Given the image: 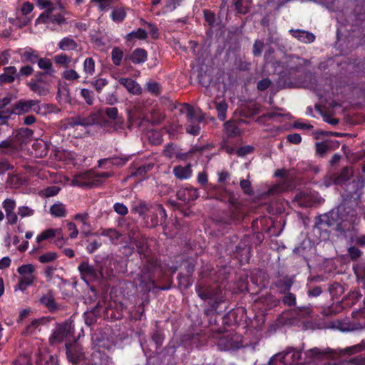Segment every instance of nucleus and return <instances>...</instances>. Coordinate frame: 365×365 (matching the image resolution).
<instances>
[{"label": "nucleus", "instance_id": "obj_60", "mask_svg": "<svg viewBox=\"0 0 365 365\" xmlns=\"http://www.w3.org/2000/svg\"><path fill=\"white\" fill-rule=\"evenodd\" d=\"M36 6L40 9H44V11H51L56 6L51 0H33Z\"/></svg>", "mask_w": 365, "mask_h": 365}, {"label": "nucleus", "instance_id": "obj_9", "mask_svg": "<svg viewBox=\"0 0 365 365\" xmlns=\"http://www.w3.org/2000/svg\"><path fill=\"white\" fill-rule=\"evenodd\" d=\"M29 89L39 96H45L50 93L51 81L48 76L41 71H36L31 80L26 83Z\"/></svg>", "mask_w": 365, "mask_h": 365}, {"label": "nucleus", "instance_id": "obj_40", "mask_svg": "<svg viewBox=\"0 0 365 365\" xmlns=\"http://www.w3.org/2000/svg\"><path fill=\"white\" fill-rule=\"evenodd\" d=\"M32 148L34 152V155L36 158H44L48 153V145L44 141H36L32 145Z\"/></svg>", "mask_w": 365, "mask_h": 365}, {"label": "nucleus", "instance_id": "obj_27", "mask_svg": "<svg viewBox=\"0 0 365 365\" xmlns=\"http://www.w3.org/2000/svg\"><path fill=\"white\" fill-rule=\"evenodd\" d=\"M147 38L148 32L145 29L139 28L127 34L124 38L126 46L132 48L136 40H145Z\"/></svg>", "mask_w": 365, "mask_h": 365}, {"label": "nucleus", "instance_id": "obj_49", "mask_svg": "<svg viewBox=\"0 0 365 365\" xmlns=\"http://www.w3.org/2000/svg\"><path fill=\"white\" fill-rule=\"evenodd\" d=\"M123 57H124V53L120 48L115 46L112 49L111 60H112L113 63L115 66H120L122 63L123 59L124 60Z\"/></svg>", "mask_w": 365, "mask_h": 365}, {"label": "nucleus", "instance_id": "obj_24", "mask_svg": "<svg viewBox=\"0 0 365 365\" xmlns=\"http://www.w3.org/2000/svg\"><path fill=\"white\" fill-rule=\"evenodd\" d=\"M289 34L293 38L304 43H311L316 39V36L313 33L303 29H291L289 30Z\"/></svg>", "mask_w": 365, "mask_h": 365}, {"label": "nucleus", "instance_id": "obj_54", "mask_svg": "<svg viewBox=\"0 0 365 365\" xmlns=\"http://www.w3.org/2000/svg\"><path fill=\"white\" fill-rule=\"evenodd\" d=\"M183 0H165L163 8V14L173 12L182 5Z\"/></svg>", "mask_w": 365, "mask_h": 365}, {"label": "nucleus", "instance_id": "obj_43", "mask_svg": "<svg viewBox=\"0 0 365 365\" xmlns=\"http://www.w3.org/2000/svg\"><path fill=\"white\" fill-rule=\"evenodd\" d=\"M13 114H16L14 104L11 108L0 109V125L8 126V120Z\"/></svg>", "mask_w": 365, "mask_h": 365}, {"label": "nucleus", "instance_id": "obj_23", "mask_svg": "<svg viewBox=\"0 0 365 365\" xmlns=\"http://www.w3.org/2000/svg\"><path fill=\"white\" fill-rule=\"evenodd\" d=\"M39 302L46 307L50 312L53 313L59 309L58 304L56 302L54 293L52 289H49L46 293L43 294L39 299Z\"/></svg>", "mask_w": 365, "mask_h": 365}, {"label": "nucleus", "instance_id": "obj_12", "mask_svg": "<svg viewBox=\"0 0 365 365\" xmlns=\"http://www.w3.org/2000/svg\"><path fill=\"white\" fill-rule=\"evenodd\" d=\"M38 100L21 99L14 103L16 115H20L33 111L37 114L41 113V107Z\"/></svg>", "mask_w": 365, "mask_h": 365}, {"label": "nucleus", "instance_id": "obj_34", "mask_svg": "<svg viewBox=\"0 0 365 365\" xmlns=\"http://www.w3.org/2000/svg\"><path fill=\"white\" fill-rule=\"evenodd\" d=\"M234 6L237 14H247L250 9L252 0H227Z\"/></svg>", "mask_w": 365, "mask_h": 365}, {"label": "nucleus", "instance_id": "obj_10", "mask_svg": "<svg viewBox=\"0 0 365 365\" xmlns=\"http://www.w3.org/2000/svg\"><path fill=\"white\" fill-rule=\"evenodd\" d=\"M17 272L20 274V277L17 284L14 287V290L24 292L34 282L36 279L34 275L35 267L31 264H23L17 268Z\"/></svg>", "mask_w": 365, "mask_h": 365}, {"label": "nucleus", "instance_id": "obj_7", "mask_svg": "<svg viewBox=\"0 0 365 365\" xmlns=\"http://www.w3.org/2000/svg\"><path fill=\"white\" fill-rule=\"evenodd\" d=\"M113 175L111 172H98L93 173L91 170H88L78 176L79 180L76 179L72 182L73 185L78 186H96L103 182V180L109 178Z\"/></svg>", "mask_w": 365, "mask_h": 365}, {"label": "nucleus", "instance_id": "obj_42", "mask_svg": "<svg viewBox=\"0 0 365 365\" xmlns=\"http://www.w3.org/2000/svg\"><path fill=\"white\" fill-rule=\"evenodd\" d=\"M50 214L54 217H66L67 212L65 205L60 202H55L50 207Z\"/></svg>", "mask_w": 365, "mask_h": 365}, {"label": "nucleus", "instance_id": "obj_38", "mask_svg": "<svg viewBox=\"0 0 365 365\" xmlns=\"http://www.w3.org/2000/svg\"><path fill=\"white\" fill-rule=\"evenodd\" d=\"M38 66L40 69L43 70L41 71L46 76H54L56 73L55 69L53 68V64L51 59L48 58H41L39 56L38 61H37Z\"/></svg>", "mask_w": 365, "mask_h": 365}, {"label": "nucleus", "instance_id": "obj_14", "mask_svg": "<svg viewBox=\"0 0 365 365\" xmlns=\"http://www.w3.org/2000/svg\"><path fill=\"white\" fill-rule=\"evenodd\" d=\"M66 356L73 364H78L85 359V353L81 345L77 343L66 344Z\"/></svg>", "mask_w": 365, "mask_h": 365}, {"label": "nucleus", "instance_id": "obj_39", "mask_svg": "<svg viewBox=\"0 0 365 365\" xmlns=\"http://www.w3.org/2000/svg\"><path fill=\"white\" fill-rule=\"evenodd\" d=\"M100 235L103 237H108L110 242L113 245H117L122 235L114 228L101 229L99 230Z\"/></svg>", "mask_w": 365, "mask_h": 365}, {"label": "nucleus", "instance_id": "obj_13", "mask_svg": "<svg viewBox=\"0 0 365 365\" xmlns=\"http://www.w3.org/2000/svg\"><path fill=\"white\" fill-rule=\"evenodd\" d=\"M343 235L350 245L361 248L365 247V235L359 234V230L354 225H350L344 230Z\"/></svg>", "mask_w": 365, "mask_h": 365}, {"label": "nucleus", "instance_id": "obj_19", "mask_svg": "<svg viewBox=\"0 0 365 365\" xmlns=\"http://www.w3.org/2000/svg\"><path fill=\"white\" fill-rule=\"evenodd\" d=\"M177 198L185 202L195 200L199 197L197 189L190 185H186L180 187L176 193Z\"/></svg>", "mask_w": 365, "mask_h": 365}, {"label": "nucleus", "instance_id": "obj_5", "mask_svg": "<svg viewBox=\"0 0 365 365\" xmlns=\"http://www.w3.org/2000/svg\"><path fill=\"white\" fill-rule=\"evenodd\" d=\"M92 340L97 348L96 353L93 355L92 365H107L108 356L101 352L109 351L113 347L112 341L102 334H94Z\"/></svg>", "mask_w": 365, "mask_h": 365}, {"label": "nucleus", "instance_id": "obj_46", "mask_svg": "<svg viewBox=\"0 0 365 365\" xmlns=\"http://www.w3.org/2000/svg\"><path fill=\"white\" fill-rule=\"evenodd\" d=\"M333 327L341 331L346 332L355 329L354 325L349 319H337L333 322Z\"/></svg>", "mask_w": 365, "mask_h": 365}, {"label": "nucleus", "instance_id": "obj_30", "mask_svg": "<svg viewBox=\"0 0 365 365\" xmlns=\"http://www.w3.org/2000/svg\"><path fill=\"white\" fill-rule=\"evenodd\" d=\"M217 346L220 351H230L237 349L239 346L230 335L222 336L217 341Z\"/></svg>", "mask_w": 365, "mask_h": 365}, {"label": "nucleus", "instance_id": "obj_62", "mask_svg": "<svg viewBox=\"0 0 365 365\" xmlns=\"http://www.w3.org/2000/svg\"><path fill=\"white\" fill-rule=\"evenodd\" d=\"M83 71L88 75H93L95 72V61L93 58H86L83 62Z\"/></svg>", "mask_w": 365, "mask_h": 365}, {"label": "nucleus", "instance_id": "obj_25", "mask_svg": "<svg viewBox=\"0 0 365 365\" xmlns=\"http://www.w3.org/2000/svg\"><path fill=\"white\" fill-rule=\"evenodd\" d=\"M34 130L29 128H20L13 132L12 137L21 146L31 139Z\"/></svg>", "mask_w": 365, "mask_h": 365}, {"label": "nucleus", "instance_id": "obj_47", "mask_svg": "<svg viewBox=\"0 0 365 365\" xmlns=\"http://www.w3.org/2000/svg\"><path fill=\"white\" fill-rule=\"evenodd\" d=\"M215 108L217 113V118L221 121H225L227 115L228 105L225 101L215 102Z\"/></svg>", "mask_w": 365, "mask_h": 365}, {"label": "nucleus", "instance_id": "obj_28", "mask_svg": "<svg viewBox=\"0 0 365 365\" xmlns=\"http://www.w3.org/2000/svg\"><path fill=\"white\" fill-rule=\"evenodd\" d=\"M118 83L123 86L126 90L133 95H140L142 93V88L140 84L130 78H120Z\"/></svg>", "mask_w": 365, "mask_h": 365}, {"label": "nucleus", "instance_id": "obj_41", "mask_svg": "<svg viewBox=\"0 0 365 365\" xmlns=\"http://www.w3.org/2000/svg\"><path fill=\"white\" fill-rule=\"evenodd\" d=\"M316 148V156L319 158H324L327 153L331 149V143L328 140H324L322 142H317L315 143Z\"/></svg>", "mask_w": 365, "mask_h": 365}, {"label": "nucleus", "instance_id": "obj_37", "mask_svg": "<svg viewBox=\"0 0 365 365\" xmlns=\"http://www.w3.org/2000/svg\"><path fill=\"white\" fill-rule=\"evenodd\" d=\"M353 172L351 168L344 167L339 173L334 175V183L338 185H344L352 176Z\"/></svg>", "mask_w": 365, "mask_h": 365}, {"label": "nucleus", "instance_id": "obj_15", "mask_svg": "<svg viewBox=\"0 0 365 365\" xmlns=\"http://www.w3.org/2000/svg\"><path fill=\"white\" fill-rule=\"evenodd\" d=\"M364 187V182L360 179L353 180L351 182L346 185L345 192L346 197L350 200H353L356 205L362 194V190Z\"/></svg>", "mask_w": 365, "mask_h": 365}, {"label": "nucleus", "instance_id": "obj_56", "mask_svg": "<svg viewBox=\"0 0 365 365\" xmlns=\"http://www.w3.org/2000/svg\"><path fill=\"white\" fill-rule=\"evenodd\" d=\"M129 157L121 155H113L108 158L109 164L115 166H123L129 160Z\"/></svg>", "mask_w": 365, "mask_h": 365}, {"label": "nucleus", "instance_id": "obj_64", "mask_svg": "<svg viewBox=\"0 0 365 365\" xmlns=\"http://www.w3.org/2000/svg\"><path fill=\"white\" fill-rule=\"evenodd\" d=\"M98 313V307H96L91 312L86 313L85 322L86 324L91 326L97 321V315Z\"/></svg>", "mask_w": 365, "mask_h": 365}, {"label": "nucleus", "instance_id": "obj_6", "mask_svg": "<svg viewBox=\"0 0 365 365\" xmlns=\"http://www.w3.org/2000/svg\"><path fill=\"white\" fill-rule=\"evenodd\" d=\"M180 112L185 114L186 117V132L194 136L198 135L201 130L200 123L203 122L204 116L202 115H197L193 107L188 103L182 105Z\"/></svg>", "mask_w": 365, "mask_h": 365}, {"label": "nucleus", "instance_id": "obj_55", "mask_svg": "<svg viewBox=\"0 0 365 365\" xmlns=\"http://www.w3.org/2000/svg\"><path fill=\"white\" fill-rule=\"evenodd\" d=\"M58 230L49 228L43 230L41 234L36 237V242L40 243L44 240L53 238Z\"/></svg>", "mask_w": 365, "mask_h": 365}, {"label": "nucleus", "instance_id": "obj_53", "mask_svg": "<svg viewBox=\"0 0 365 365\" xmlns=\"http://www.w3.org/2000/svg\"><path fill=\"white\" fill-rule=\"evenodd\" d=\"M325 365H365V356H355L348 361H344L338 364L334 363V364H328Z\"/></svg>", "mask_w": 365, "mask_h": 365}, {"label": "nucleus", "instance_id": "obj_33", "mask_svg": "<svg viewBox=\"0 0 365 365\" xmlns=\"http://www.w3.org/2000/svg\"><path fill=\"white\" fill-rule=\"evenodd\" d=\"M173 172L177 179L187 180L190 178L192 175V165L190 163L185 166L177 165L173 168Z\"/></svg>", "mask_w": 365, "mask_h": 365}, {"label": "nucleus", "instance_id": "obj_63", "mask_svg": "<svg viewBox=\"0 0 365 365\" xmlns=\"http://www.w3.org/2000/svg\"><path fill=\"white\" fill-rule=\"evenodd\" d=\"M203 16L205 21L210 27H215L216 25V16L215 14L209 9L203 10Z\"/></svg>", "mask_w": 365, "mask_h": 365}, {"label": "nucleus", "instance_id": "obj_36", "mask_svg": "<svg viewBox=\"0 0 365 365\" xmlns=\"http://www.w3.org/2000/svg\"><path fill=\"white\" fill-rule=\"evenodd\" d=\"M102 113L101 110L90 113L87 116L81 115V120L83 127H88L99 124L102 120Z\"/></svg>", "mask_w": 365, "mask_h": 365}, {"label": "nucleus", "instance_id": "obj_22", "mask_svg": "<svg viewBox=\"0 0 365 365\" xmlns=\"http://www.w3.org/2000/svg\"><path fill=\"white\" fill-rule=\"evenodd\" d=\"M336 210L339 211L341 221L344 220L355 223L358 220L356 209L346 205V203L341 204Z\"/></svg>", "mask_w": 365, "mask_h": 365}, {"label": "nucleus", "instance_id": "obj_35", "mask_svg": "<svg viewBox=\"0 0 365 365\" xmlns=\"http://www.w3.org/2000/svg\"><path fill=\"white\" fill-rule=\"evenodd\" d=\"M282 353L287 354L284 357L285 365H294L299 361L302 357V352L294 348H288Z\"/></svg>", "mask_w": 365, "mask_h": 365}, {"label": "nucleus", "instance_id": "obj_17", "mask_svg": "<svg viewBox=\"0 0 365 365\" xmlns=\"http://www.w3.org/2000/svg\"><path fill=\"white\" fill-rule=\"evenodd\" d=\"M304 66L303 63L300 62L299 58H297V61H290L287 64L284 70L282 72L281 76L284 80V83H287V80L296 79L297 78V73L304 72Z\"/></svg>", "mask_w": 365, "mask_h": 365}, {"label": "nucleus", "instance_id": "obj_51", "mask_svg": "<svg viewBox=\"0 0 365 365\" xmlns=\"http://www.w3.org/2000/svg\"><path fill=\"white\" fill-rule=\"evenodd\" d=\"M224 129L228 137H236L240 135V133L238 126L231 121L225 123Z\"/></svg>", "mask_w": 365, "mask_h": 365}, {"label": "nucleus", "instance_id": "obj_32", "mask_svg": "<svg viewBox=\"0 0 365 365\" xmlns=\"http://www.w3.org/2000/svg\"><path fill=\"white\" fill-rule=\"evenodd\" d=\"M336 351V359L337 358V356H340L344 354L352 355L358 353H361L365 351V341L362 340L360 343L351 346H347L343 350H340L339 351L337 350ZM359 355L365 356V353L359 354L358 356Z\"/></svg>", "mask_w": 365, "mask_h": 365}, {"label": "nucleus", "instance_id": "obj_50", "mask_svg": "<svg viewBox=\"0 0 365 365\" xmlns=\"http://www.w3.org/2000/svg\"><path fill=\"white\" fill-rule=\"evenodd\" d=\"M53 60L57 65L68 68L71 63L72 58L66 53H61L54 56Z\"/></svg>", "mask_w": 365, "mask_h": 365}, {"label": "nucleus", "instance_id": "obj_57", "mask_svg": "<svg viewBox=\"0 0 365 365\" xmlns=\"http://www.w3.org/2000/svg\"><path fill=\"white\" fill-rule=\"evenodd\" d=\"M140 22L142 25L147 26L149 29V33L153 39H158L159 38V29L156 24L146 21L145 19H141Z\"/></svg>", "mask_w": 365, "mask_h": 365}, {"label": "nucleus", "instance_id": "obj_26", "mask_svg": "<svg viewBox=\"0 0 365 365\" xmlns=\"http://www.w3.org/2000/svg\"><path fill=\"white\" fill-rule=\"evenodd\" d=\"M18 53L23 63L35 64L37 63V61H38V51L31 47H26L24 49H20Z\"/></svg>", "mask_w": 365, "mask_h": 365}, {"label": "nucleus", "instance_id": "obj_16", "mask_svg": "<svg viewBox=\"0 0 365 365\" xmlns=\"http://www.w3.org/2000/svg\"><path fill=\"white\" fill-rule=\"evenodd\" d=\"M307 357L310 359V361L312 360H324V359H335L336 351L335 349H332L331 348H326L324 349L314 347L309 349L305 353ZM307 362H309V360H307Z\"/></svg>", "mask_w": 365, "mask_h": 365}, {"label": "nucleus", "instance_id": "obj_2", "mask_svg": "<svg viewBox=\"0 0 365 365\" xmlns=\"http://www.w3.org/2000/svg\"><path fill=\"white\" fill-rule=\"evenodd\" d=\"M195 288L197 296L206 302L203 312L207 317L209 324H215L217 316L227 310L226 305L224 306V309H222L225 303L222 288L218 284H210L205 282H197Z\"/></svg>", "mask_w": 365, "mask_h": 365}, {"label": "nucleus", "instance_id": "obj_52", "mask_svg": "<svg viewBox=\"0 0 365 365\" xmlns=\"http://www.w3.org/2000/svg\"><path fill=\"white\" fill-rule=\"evenodd\" d=\"M127 16L125 10L122 8H115L110 14L111 19L116 23L123 22Z\"/></svg>", "mask_w": 365, "mask_h": 365}, {"label": "nucleus", "instance_id": "obj_59", "mask_svg": "<svg viewBox=\"0 0 365 365\" xmlns=\"http://www.w3.org/2000/svg\"><path fill=\"white\" fill-rule=\"evenodd\" d=\"M81 96L85 100L86 103L88 106H92L94 103L95 98L94 93L93 91L82 88L80 92Z\"/></svg>", "mask_w": 365, "mask_h": 365}, {"label": "nucleus", "instance_id": "obj_61", "mask_svg": "<svg viewBox=\"0 0 365 365\" xmlns=\"http://www.w3.org/2000/svg\"><path fill=\"white\" fill-rule=\"evenodd\" d=\"M363 252L356 246L350 245L347 250V255L353 261H356L362 256Z\"/></svg>", "mask_w": 365, "mask_h": 365}, {"label": "nucleus", "instance_id": "obj_45", "mask_svg": "<svg viewBox=\"0 0 365 365\" xmlns=\"http://www.w3.org/2000/svg\"><path fill=\"white\" fill-rule=\"evenodd\" d=\"M58 46L63 51H73L77 48L78 44L72 38L64 37L59 41Z\"/></svg>", "mask_w": 365, "mask_h": 365}, {"label": "nucleus", "instance_id": "obj_31", "mask_svg": "<svg viewBox=\"0 0 365 365\" xmlns=\"http://www.w3.org/2000/svg\"><path fill=\"white\" fill-rule=\"evenodd\" d=\"M17 79V69L14 66L4 68V73L0 74V85L12 83Z\"/></svg>", "mask_w": 365, "mask_h": 365}, {"label": "nucleus", "instance_id": "obj_1", "mask_svg": "<svg viewBox=\"0 0 365 365\" xmlns=\"http://www.w3.org/2000/svg\"><path fill=\"white\" fill-rule=\"evenodd\" d=\"M128 236L132 244L136 247L137 252L142 259V265L135 280L138 282L140 292L143 294H148L153 289L158 288L156 279L162 277L163 271L161 261L157 257L148 255L149 246L143 235L135 234L131 231Z\"/></svg>", "mask_w": 365, "mask_h": 365}, {"label": "nucleus", "instance_id": "obj_44", "mask_svg": "<svg viewBox=\"0 0 365 365\" xmlns=\"http://www.w3.org/2000/svg\"><path fill=\"white\" fill-rule=\"evenodd\" d=\"M36 364L37 365H59L57 357L48 354L43 356L38 355L36 359Z\"/></svg>", "mask_w": 365, "mask_h": 365}, {"label": "nucleus", "instance_id": "obj_8", "mask_svg": "<svg viewBox=\"0 0 365 365\" xmlns=\"http://www.w3.org/2000/svg\"><path fill=\"white\" fill-rule=\"evenodd\" d=\"M315 227L320 230H327L328 228H334L343 233V230H346L341 225L340 216L339 211L331 210L327 213L319 216L316 218Z\"/></svg>", "mask_w": 365, "mask_h": 365}, {"label": "nucleus", "instance_id": "obj_3", "mask_svg": "<svg viewBox=\"0 0 365 365\" xmlns=\"http://www.w3.org/2000/svg\"><path fill=\"white\" fill-rule=\"evenodd\" d=\"M134 212L140 215L144 226L148 228L163 225L167 219L166 211L161 204L148 206L145 203H140L134 208Z\"/></svg>", "mask_w": 365, "mask_h": 365}, {"label": "nucleus", "instance_id": "obj_11", "mask_svg": "<svg viewBox=\"0 0 365 365\" xmlns=\"http://www.w3.org/2000/svg\"><path fill=\"white\" fill-rule=\"evenodd\" d=\"M73 326L71 322H64L57 324L55 329L49 336V342L51 345H55L63 342L73 336Z\"/></svg>", "mask_w": 365, "mask_h": 365}, {"label": "nucleus", "instance_id": "obj_4", "mask_svg": "<svg viewBox=\"0 0 365 365\" xmlns=\"http://www.w3.org/2000/svg\"><path fill=\"white\" fill-rule=\"evenodd\" d=\"M68 13L62 9H58L56 6L51 11H43L37 18V24H46L48 27L51 26L53 30L58 26L62 27L68 24Z\"/></svg>", "mask_w": 365, "mask_h": 365}, {"label": "nucleus", "instance_id": "obj_21", "mask_svg": "<svg viewBox=\"0 0 365 365\" xmlns=\"http://www.w3.org/2000/svg\"><path fill=\"white\" fill-rule=\"evenodd\" d=\"M148 60V52L142 48L134 49L130 54L124 57V63L131 61L135 65L143 64Z\"/></svg>", "mask_w": 365, "mask_h": 365}, {"label": "nucleus", "instance_id": "obj_20", "mask_svg": "<svg viewBox=\"0 0 365 365\" xmlns=\"http://www.w3.org/2000/svg\"><path fill=\"white\" fill-rule=\"evenodd\" d=\"M21 146L12 136L0 142V153L15 158L19 155Z\"/></svg>", "mask_w": 365, "mask_h": 365}, {"label": "nucleus", "instance_id": "obj_48", "mask_svg": "<svg viewBox=\"0 0 365 365\" xmlns=\"http://www.w3.org/2000/svg\"><path fill=\"white\" fill-rule=\"evenodd\" d=\"M295 200L300 207H310L314 205V202L310 199L309 196L304 192H299L295 197Z\"/></svg>", "mask_w": 365, "mask_h": 365}, {"label": "nucleus", "instance_id": "obj_29", "mask_svg": "<svg viewBox=\"0 0 365 365\" xmlns=\"http://www.w3.org/2000/svg\"><path fill=\"white\" fill-rule=\"evenodd\" d=\"M78 269L83 279H94L97 277V271L88 262L83 261L78 267Z\"/></svg>", "mask_w": 365, "mask_h": 365}, {"label": "nucleus", "instance_id": "obj_18", "mask_svg": "<svg viewBox=\"0 0 365 365\" xmlns=\"http://www.w3.org/2000/svg\"><path fill=\"white\" fill-rule=\"evenodd\" d=\"M242 207L229 206L223 213L221 222L226 225L237 224L242 221Z\"/></svg>", "mask_w": 365, "mask_h": 365}, {"label": "nucleus", "instance_id": "obj_58", "mask_svg": "<svg viewBox=\"0 0 365 365\" xmlns=\"http://www.w3.org/2000/svg\"><path fill=\"white\" fill-rule=\"evenodd\" d=\"M196 259L194 258H187L186 259H184L182 261V266L184 267V269H185L186 272L189 276H192L193 272L195 270L196 267Z\"/></svg>", "mask_w": 365, "mask_h": 365}]
</instances>
